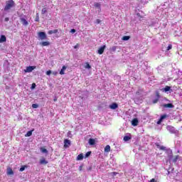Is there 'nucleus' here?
I'll return each mask as SVG.
<instances>
[{"mask_svg":"<svg viewBox=\"0 0 182 182\" xmlns=\"http://www.w3.org/2000/svg\"><path fill=\"white\" fill-rule=\"evenodd\" d=\"M14 6H15V1H14V0H8L6 1L4 11H9V9H11V8H14Z\"/></svg>","mask_w":182,"mask_h":182,"instance_id":"obj_1","label":"nucleus"},{"mask_svg":"<svg viewBox=\"0 0 182 182\" xmlns=\"http://www.w3.org/2000/svg\"><path fill=\"white\" fill-rule=\"evenodd\" d=\"M36 69V66H28L26 67V69L24 70L25 73H31V72L35 70Z\"/></svg>","mask_w":182,"mask_h":182,"instance_id":"obj_2","label":"nucleus"},{"mask_svg":"<svg viewBox=\"0 0 182 182\" xmlns=\"http://www.w3.org/2000/svg\"><path fill=\"white\" fill-rule=\"evenodd\" d=\"M38 37L40 38V39L41 41H45V39H46L47 36H46V33L45 32H38Z\"/></svg>","mask_w":182,"mask_h":182,"instance_id":"obj_3","label":"nucleus"},{"mask_svg":"<svg viewBox=\"0 0 182 182\" xmlns=\"http://www.w3.org/2000/svg\"><path fill=\"white\" fill-rule=\"evenodd\" d=\"M105 49H106V46H102L101 48L98 49L97 53L99 55H103V53L105 52Z\"/></svg>","mask_w":182,"mask_h":182,"instance_id":"obj_4","label":"nucleus"},{"mask_svg":"<svg viewBox=\"0 0 182 182\" xmlns=\"http://www.w3.org/2000/svg\"><path fill=\"white\" fill-rule=\"evenodd\" d=\"M117 107H119V105L116 102H113L109 105V109H112V110H115Z\"/></svg>","mask_w":182,"mask_h":182,"instance_id":"obj_5","label":"nucleus"},{"mask_svg":"<svg viewBox=\"0 0 182 182\" xmlns=\"http://www.w3.org/2000/svg\"><path fill=\"white\" fill-rule=\"evenodd\" d=\"M20 21H21L22 25H23L24 26H28V25L29 24V23H28V21H26V18H21Z\"/></svg>","mask_w":182,"mask_h":182,"instance_id":"obj_6","label":"nucleus"},{"mask_svg":"<svg viewBox=\"0 0 182 182\" xmlns=\"http://www.w3.org/2000/svg\"><path fill=\"white\" fill-rule=\"evenodd\" d=\"M70 146V140L69 139H65L64 140V147L65 149H68Z\"/></svg>","mask_w":182,"mask_h":182,"instance_id":"obj_7","label":"nucleus"},{"mask_svg":"<svg viewBox=\"0 0 182 182\" xmlns=\"http://www.w3.org/2000/svg\"><path fill=\"white\" fill-rule=\"evenodd\" d=\"M162 107L166 108L173 109V107H174V105L171 103H168V104H164Z\"/></svg>","mask_w":182,"mask_h":182,"instance_id":"obj_8","label":"nucleus"},{"mask_svg":"<svg viewBox=\"0 0 182 182\" xmlns=\"http://www.w3.org/2000/svg\"><path fill=\"white\" fill-rule=\"evenodd\" d=\"M132 126H137L139 124V119H137L136 118L132 119Z\"/></svg>","mask_w":182,"mask_h":182,"instance_id":"obj_9","label":"nucleus"},{"mask_svg":"<svg viewBox=\"0 0 182 182\" xmlns=\"http://www.w3.org/2000/svg\"><path fill=\"white\" fill-rule=\"evenodd\" d=\"M129 140H132V134H129V136H124V141H129Z\"/></svg>","mask_w":182,"mask_h":182,"instance_id":"obj_10","label":"nucleus"},{"mask_svg":"<svg viewBox=\"0 0 182 182\" xmlns=\"http://www.w3.org/2000/svg\"><path fill=\"white\" fill-rule=\"evenodd\" d=\"M40 45L41 46H49V45H50V43L49 41H43L40 43Z\"/></svg>","mask_w":182,"mask_h":182,"instance_id":"obj_11","label":"nucleus"},{"mask_svg":"<svg viewBox=\"0 0 182 182\" xmlns=\"http://www.w3.org/2000/svg\"><path fill=\"white\" fill-rule=\"evenodd\" d=\"M4 42H6V37L4 35H2L0 38V43H2Z\"/></svg>","mask_w":182,"mask_h":182,"instance_id":"obj_12","label":"nucleus"},{"mask_svg":"<svg viewBox=\"0 0 182 182\" xmlns=\"http://www.w3.org/2000/svg\"><path fill=\"white\" fill-rule=\"evenodd\" d=\"M14 171L11 168H7V175L8 176H13Z\"/></svg>","mask_w":182,"mask_h":182,"instance_id":"obj_13","label":"nucleus"},{"mask_svg":"<svg viewBox=\"0 0 182 182\" xmlns=\"http://www.w3.org/2000/svg\"><path fill=\"white\" fill-rule=\"evenodd\" d=\"M58 30L55 29V30L48 31V35H53V33H58Z\"/></svg>","mask_w":182,"mask_h":182,"instance_id":"obj_14","label":"nucleus"},{"mask_svg":"<svg viewBox=\"0 0 182 182\" xmlns=\"http://www.w3.org/2000/svg\"><path fill=\"white\" fill-rule=\"evenodd\" d=\"M66 70V66H63L62 69L60 71V75H65V71Z\"/></svg>","mask_w":182,"mask_h":182,"instance_id":"obj_15","label":"nucleus"},{"mask_svg":"<svg viewBox=\"0 0 182 182\" xmlns=\"http://www.w3.org/2000/svg\"><path fill=\"white\" fill-rule=\"evenodd\" d=\"M95 143H96V141L94 139H89V144H90V146H94Z\"/></svg>","mask_w":182,"mask_h":182,"instance_id":"obj_16","label":"nucleus"},{"mask_svg":"<svg viewBox=\"0 0 182 182\" xmlns=\"http://www.w3.org/2000/svg\"><path fill=\"white\" fill-rule=\"evenodd\" d=\"M40 164H48V161L45 158H43L40 160Z\"/></svg>","mask_w":182,"mask_h":182,"instance_id":"obj_17","label":"nucleus"},{"mask_svg":"<svg viewBox=\"0 0 182 182\" xmlns=\"http://www.w3.org/2000/svg\"><path fill=\"white\" fill-rule=\"evenodd\" d=\"M109 151H110V146L109 145H107L105 147V153H109Z\"/></svg>","mask_w":182,"mask_h":182,"instance_id":"obj_18","label":"nucleus"},{"mask_svg":"<svg viewBox=\"0 0 182 182\" xmlns=\"http://www.w3.org/2000/svg\"><path fill=\"white\" fill-rule=\"evenodd\" d=\"M33 132V130H31L28 131L26 134H25V137H31V136L32 135V132Z\"/></svg>","mask_w":182,"mask_h":182,"instance_id":"obj_19","label":"nucleus"},{"mask_svg":"<svg viewBox=\"0 0 182 182\" xmlns=\"http://www.w3.org/2000/svg\"><path fill=\"white\" fill-rule=\"evenodd\" d=\"M77 160H83V154H80L77 157Z\"/></svg>","mask_w":182,"mask_h":182,"instance_id":"obj_20","label":"nucleus"},{"mask_svg":"<svg viewBox=\"0 0 182 182\" xmlns=\"http://www.w3.org/2000/svg\"><path fill=\"white\" fill-rule=\"evenodd\" d=\"M156 147H158L160 150H166V146H160L159 144H156Z\"/></svg>","mask_w":182,"mask_h":182,"instance_id":"obj_21","label":"nucleus"},{"mask_svg":"<svg viewBox=\"0 0 182 182\" xmlns=\"http://www.w3.org/2000/svg\"><path fill=\"white\" fill-rule=\"evenodd\" d=\"M129 39H130V36H124L122 37V41H129Z\"/></svg>","mask_w":182,"mask_h":182,"instance_id":"obj_22","label":"nucleus"},{"mask_svg":"<svg viewBox=\"0 0 182 182\" xmlns=\"http://www.w3.org/2000/svg\"><path fill=\"white\" fill-rule=\"evenodd\" d=\"M41 151H42V153H46V154H48V149L45 148H41Z\"/></svg>","mask_w":182,"mask_h":182,"instance_id":"obj_23","label":"nucleus"},{"mask_svg":"<svg viewBox=\"0 0 182 182\" xmlns=\"http://www.w3.org/2000/svg\"><path fill=\"white\" fill-rule=\"evenodd\" d=\"M36 22H39V14L37 13L36 15V18H35Z\"/></svg>","mask_w":182,"mask_h":182,"instance_id":"obj_24","label":"nucleus"},{"mask_svg":"<svg viewBox=\"0 0 182 182\" xmlns=\"http://www.w3.org/2000/svg\"><path fill=\"white\" fill-rule=\"evenodd\" d=\"M170 89H171V87L170 86H166L164 88V91L169 92Z\"/></svg>","mask_w":182,"mask_h":182,"instance_id":"obj_25","label":"nucleus"},{"mask_svg":"<svg viewBox=\"0 0 182 182\" xmlns=\"http://www.w3.org/2000/svg\"><path fill=\"white\" fill-rule=\"evenodd\" d=\"M159 100H160V98H156L152 101V103H154V105H156V103L159 102Z\"/></svg>","mask_w":182,"mask_h":182,"instance_id":"obj_26","label":"nucleus"},{"mask_svg":"<svg viewBox=\"0 0 182 182\" xmlns=\"http://www.w3.org/2000/svg\"><path fill=\"white\" fill-rule=\"evenodd\" d=\"M91 68H92V66H90V64H89V63H87L85 65V69H91Z\"/></svg>","mask_w":182,"mask_h":182,"instance_id":"obj_27","label":"nucleus"},{"mask_svg":"<svg viewBox=\"0 0 182 182\" xmlns=\"http://www.w3.org/2000/svg\"><path fill=\"white\" fill-rule=\"evenodd\" d=\"M46 12H48V10L46 9V8H43L41 11V14L43 15L44 14H46Z\"/></svg>","mask_w":182,"mask_h":182,"instance_id":"obj_28","label":"nucleus"},{"mask_svg":"<svg viewBox=\"0 0 182 182\" xmlns=\"http://www.w3.org/2000/svg\"><path fill=\"white\" fill-rule=\"evenodd\" d=\"M32 107L33 109H38V107H39V105H38V104H33Z\"/></svg>","mask_w":182,"mask_h":182,"instance_id":"obj_29","label":"nucleus"},{"mask_svg":"<svg viewBox=\"0 0 182 182\" xmlns=\"http://www.w3.org/2000/svg\"><path fill=\"white\" fill-rule=\"evenodd\" d=\"M109 174L112 176V177H115V176L117 174H119V173H117V172H112Z\"/></svg>","mask_w":182,"mask_h":182,"instance_id":"obj_30","label":"nucleus"},{"mask_svg":"<svg viewBox=\"0 0 182 182\" xmlns=\"http://www.w3.org/2000/svg\"><path fill=\"white\" fill-rule=\"evenodd\" d=\"M166 117H167V115L166 114H163L161 116L160 119L161 120H164V119H166Z\"/></svg>","mask_w":182,"mask_h":182,"instance_id":"obj_31","label":"nucleus"},{"mask_svg":"<svg viewBox=\"0 0 182 182\" xmlns=\"http://www.w3.org/2000/svg\"><path fill=\"white\" fill-rule=\"evenodd\" d=\"M117 49V46H113V47H112L111 50H112V52H116Z\"/></svg>","mask_w":182,"mask_h":182,"instance_id":"obj_32","label":"nucleus"},{"mask_svg":"<svg viewBox=\"0 0 182 182\" xmlns=\"http://www.w3.org/2000/svg\"><path fill=\"white\" fill-rule=\"evenodd\" d=\"M156 98L160 99V92H159V91L156 92Z\"/></svg>","mask_w":182,"mask_h":182,"instance_id":"obj_33","label":"nucleus"},{"mask_svg":"<svg viewBox=\"0 0 182 182\" xmlns=\"http://www.w3.org/2000/svg\"><path fill=\"white\" fill-rule=\"evenodd\" d=\"M178 160V156H176L175 158L173 159V162L176 163Z\"/></svg>","mask_w":182,"mask_h":182,"instance_id":"obj_34","label":"nucleus"},{"mask_svg":"<svg viewBox=\"0 0 182 182\" xmlns=\"http://www.w3.org/2000/svg\"><path fill=\"white\" fill-rule=\"evenodd\" d=\"M173 48V46L171 44H169L168 46L167 47L166 50H170V49Z\"/></svg>","mask_w":182,"mask_h":182,"instance_id":"obj_35","label":"nucleus"},{"mask_svg":"<svg viewBox=\"0 0 182 182\" xmlns=\"http://www.w3.org/2000/svg\"><path fill=\"white\" fill-rule=\"evenodd\" d=\"M95 8H100V3H95Z\"/></svg>","mask_w":182,"mask_h":182,"instance_id":"obj_36","label":"nucleus"},{"mask_svg":"<svg viewBox=\"0 0 182 182\" xmlns=\"http://www.w3.org/2000/svg\"><path fill=\"white\" fill-rule=\"evenodd\" d=\"M52 73V71L50 70H48L47 72H46V75H47V76H50V75Z\"/></svg>","mask_w":182,"mask_h":182,"instance_id":"obj_37","label":"nucleus"},{"mask_svg":"<svg viewBox=\"0 0 182 182\" xmlns=\"http://www.w3.org/2000/svg\"><path fill=\"white\" fill-rule=\"evenodd\" d=\"M90 154H92L91 151L87 152L86 154H85V157H89V156H90Z\"/></svg>","mask_w":182,"mask_h":182,"instance_id":"obj_38","label":"nucleus"},{"mask_svg":"<svg viewBox=\"0 0 182 182\" xmlns=\"http://www.w3.org/2000/svg\"><path fill=\"white\" fill-rule=\"evenodd\" d=\"M26 167V166H22L21 168H20L19 171H24Z\"/></svg>","mask_w":182,"mask_h":182,"instance_id":"obj_39","label":"nucleus"},{"mask_svg":"<svg viewBox=\"0 0 182 182\" xmlns=\"http://www.w3.org/2000/svg\"><path fill=\"white\" fill-rule=\"evenodd\" d=\"M35 87H36V84L33 83L31 85V89H35Z\"/></svg>","mask_w":182,"mask_h":182,"instance_id":"obj_40","label":"nucleus"},{"mask_svg":"<svg viewBox=\"0 0 182 182\" xmlns=\"http://www.w3.org/2000/svg\"><path fill=\"white\" fill-rule=\"evenodd\" d=\"M75 32H76V30L75 28L70 30V33H75Z\"/></svg>","mask_w":182,"mask_h":182,"instance_id":"obj_41","label":"nucleus"},{"mask_svg":"<svg viewBox=\"0 0 182 182\" xmlns=\"http://www.w3.org/2000/svg\"><path fill=\"white\" fill-rule=\"evenodd\" d=\"M77 48H79V43H77V44L74 46V49H77Z\"/></svg>","mask_w":182,"mask_h":182,"instance_id":"obj_42","label":"nucleus"},{"mask_svg":"<svg viewBox=\"0 0 182 182\" xmlns=\"http://www.w3.org/2000/svg\"><path fill=\"white\" fill-rule=\"evenodd\" d=\"M161 122H163V120H161V119L160 118L159 120L157 122V124H161Z\"/></svg>","mask_w":182,"mask_h":182,"instance_id":"obj_43","label":"nucleus"},{"mask_svg":"<svg viewBox=\"0 0 182 182\" xmlns=\"http://www.w3.org/2000/svg\"><path fill=\"white\" fill-rule=\"evenodd\" d=\"M5 22H8L9 21V18L6 17L4 18Z\"/></svg>","mask_w":182,"mask_h":182,"instance_id":"obj_44","label":"nucleus"},{"mask_svg":"<svg viewBox=\"0 0 182 182\" xmlns=\"http://www.w3.org/2000/svg\"><path fill=\"white\" fill-rule=\"evenodd\" d=\"M96 22H97V23H100L101 21H100V19H97Z\"/></svg>","mask_w":182,"mask_h":182,"instance_id":"obj_45","label":"nucleus"},{"mask_svg":"<svg viewBox=\"0 0 182 182\" xmlns=\"http://www.w3.org/2000/svg\"><path fill=\"white\" fill-rule=\"evenodd\" d=\"M155 181H156V179L155 178H152V179L150 180L149 182H155Z\"/></svg>","mask_w":182,"mask_h":182,"instance_id":"obj_46","label":"nucleus"},{"mask_svg":"<svg viewBox=\"0 0 182 182\" xmlns=\"http://www.w3.org/2000/svg\"><path fill=\"white\" fill-rule=\"evenodd\" d=\"M70 134H71V132H70V131H69V132H68V136H70Z\"/></svg>","mask_w":182,"mask_h":182,"instance_id":"obj_47","label":"nucleus"},{"mask_svg":"<svg viewBox=\"0 0 182 182\" xmlns=\"http://www.w3.org/2000/svg\"><path fill=\"white\" fill-rule=\"evenodd\" d=\"M56 100H58V99H56V98H55V99H54V102H56Z\"/></svg>","mask_w":182,"mask_h":182,"instance_id":"obj_48","label":"nucleus"}]
</instances>
